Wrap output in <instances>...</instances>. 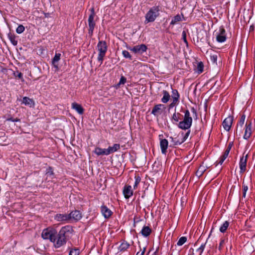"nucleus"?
<instances>
[{"label": "nucleus", "mask_w": 255, "mask_h": 255, "mask_svg": "<svg viewBox=\"0 0 255 255\" xmlns=\"http://www.w3.org/2000/svg\"><path fill=\"white\" fill-rule=\"evenodd\" d=\"M204 65L202 62L198 63L197 66V70L198 73H201L203 71Z\"/></svg>", "instance_id": "nucleus-32"}, {"label": "nucleus", "mask_w": 255, "mask_h": 255, "mask_svg": "<svg viewBox=\"0 0 255 255\" xmlns=\"http://www.w3.org/2000/svg\"><path fill=\"white\" fill-rule=\"evenodd\" d=\"M182 39L184 41V42L186 43V44H187V39H186V33L185 32V31H183L182 33Z\"/></svg>", "instance_id": "nucleus-44"}, {"label": "nucleus", "mask_w": 255, "mask_h": 255, "mask_svg": "<svg viewBox=\"0 0 255 255\" xmlns=\"http://www.w3.org/2000/svg\"><path fill=\"white\" fill-rule=\"evenodd\" d=\"M186 241H187L186 237H182L179 239L177 244L179 246H182L186 242Z\"/></svg>", "instance_id": "nucleus-33"}, {"label": "nucleus", "mask_w": 255, "mask_h": 255, "mask_svg": "<svg viewBox=\"0 0 255 255\" xmlns=\"http://www.w3.org/2000/svg\"><path fill=\"white\" fill-rule=\"evenodd\" d=\"M60 53H56L52 59V64L55 68L56 71H58L59 70V61L60 59Z\"/></svg>", "instance_id": "nucleus-15"}, {"label": "nucleus", "mask_w": 255, "mask_h": 255, "mask_svg": "<svg viewBox=\"0 0 255 255\" xmlns=\"http://www.w3.org/2000/svg\"><path fill=\"white\" fill-rule=\"evenodd\" d=\"M233 142H230L228 145V147L227 148L226 150H228L230 151L233 146Z\"/></svg>", "instance_id": "nucleus-51"}, {"label": "nucleus", "mask_w": 255, "mask_h": 255, "mask_svg": "<svg viewBox=\"0 0 255 255\" xmlns=\"http://www.w3.org/2000/svg\"><path fill=\"white\" fill-rule=\"evenodd\" d=\"M147 49L146 46L144 44H141L134 46L130 50L135 53H142Z\"/></svg>", "instance_id": "nucleus-12"}, {"label": "nucleus", "mask_w": 255, "mask_h": 255, "mask_svg": "<svg viewBox=\"0 0 255 255\" xmlns=\"http://www.w3.org/2000/svg\"><path fill=\"white\" fill-rule=\"evenodd\" d=\"M107 49V45L105 41H100L98 42L97 45V49L99 52V54L97 59L98 61L100 62V64L103 63L104 57L105 56Z\"/></svg>", "instance_id": "nucleus-3"}, {"label": "nucleus", "mask_w": 255, "mask_h": 255, "mask_svg": "<svg viewBox=\"0 0 255 255\" xmlns=\"http://www.w3.org/2000/svg\"><path fill=\"white\" fill-rule=\"evenodd\" d=\"M101 212L106 218L110 217L112 215V211L105 206L101 207Z\"/></svg>", "instance_id": "nucleus-20"}, {"label": "nucleus", "mask_w": 255, "mask_h": 255, "mask_svg": "<svg viewBox=\"0 0 255 255\" xmlns=\"http://www.w3.org/2000/svg\"><path fill=\"white\" fill-rule=\"evenodd\" d=\"M145 251V248H143V249L141 252H137L136 255H143Z\"/></svg>", "instance_id": "nucleus-50"}, {"label": "nucleus", "mask_w": 255, "mask_h": 255, "mask_svg": "<svg viewBox=\"0 0 255 255\" xmlns=\"http://www.w3.org/2000/svg\"><path fill=\"white\" fill-rule=\"evenodd\" d=\"M192 112H193L194 114H196V110H195L194 108H192Z\"/></svg>", "instance_id": "nucleus-56"}, {"label": "nucleus", "mask_w": 255, "mask_h": 255, "mask_svg": "<svg viewBox=\"0 0 255 255\" xmlns=\"http://www.w3.org/2000/svg\"><path fill=\"white\" fill-rule=\"evenodd\" d=\"M175 106V105H174V104H173L172 103H171L170 105H169V107L170 108H173V107H174Z\"/></svg>", "instance_id": "nucleus-55"}, {"label": "nucleus", "mask_w": 255, "mask_h": 255, "mask_svg": "<svg viewBox=\"0 0 255 255\" xmlns=\"http://www.w3.org/2000/svg\"><path fill=\"white\" fill-rule=\"evenodd\" d=\"M72 232L73 229L70 226H66L62 227L58 234L54 236V241H52L54 247L58 248L65 245Z\"/></svg>", "instance_id": "nucleus-1"}, {"label": "nucleus", "mask_w": 255, "mask_h": 255, "mask_svg": "<svg viewBox=\"0 0 255 255\" xmlns=\"http://www.w3.org/2000/svg\"><path fill=\"white\" fill-rule=\"evenodd\" d=\"M122 53L124 57L131 59V56L128 51L124 50Z\"/></svg>", "instance_id": "nucleus-38"}, {"label": "nucleus", "mask_w": 255, "mask_h": 255, "mask_svg": "<svg viewBox=\"0 0 255 255\" xmlns=\"http://www.w3.org/2000/svg\"><path fill=\"white\" fill-rule=\"evenodd\" d=\"M229 152L230 151L228 150H226L222 157L226 159L228 157Z\"/></svg>", "instance_id": "nucleus-47"}, {"label": "nucleus", "mask_w": 255, "mask_h": 255, "mask_svg": "<svg viewBox=\"0 0 255 255\" xmlns=\"http://www.w3.org/2000/svg\"><path fill=\"white\" fill-rule=\"evenodd\" d=\"M162 94H163V96L162 98L161 99V102L163 103H166L169 101V100L170 98V96L169 93L165 90L163 91Z\"/></svg>", "instance_id": "nucleus-26"}, {"label": "nucleus", "mask_w": 255, "mask_h": 255, "mask_svg": "<svg viewBox=\"0 0 255 255\" xmlns=\"http://www.w3.org/2000/svg\"><path fill=\"white\" fill-rule=\"evenodd\" d=\"M120 145L118 143L115 144L113 145V146H109L107 148V151H108L107 152L108 153V155L117 151L118 150H119L120 149Z\"/></svg>", "instance_id": "nucleus-25"}, {"label": "nucleus", "mask_w": 255, "mask_h": 255, "mask_svg": "<svg viewBox=\"0 0 255 255\" xmlns=\"http://www.w3.org/2000/svg\"><path fill=\"white\" fill-rule=\"evenodd\" d=\"M168 142L166 139H162L160 141V146L161 149V152L163 154H165L167 152V148L168 147Z\"/></svg>", "instance_id": "nucleus-17"}, {"label": "nucleus", "mask_w": 255, "mask_h": 255, "mask_svg": "<svg viewBox=\"0 0 255 255\" xmlns=\"http://www.w3.org/2000/svg\"><path fill=\"white\" fill-rule=\"evenodd\" d=\"M158 6H153L151 8L145 15V22L146 23L153 22L158 16L159 13Z\"/></svg>", "instance_id": "nucleus-4"}, {"label": "nucleus", "mask_w": 255, "mask_h": 255, "mask_svg": "<svg viewBox=\"0 0 255 255\" xmlns=\"http://www.w3.org/2000/svg\"><path fill=\"white\" fill-rule=\"evenodd\" d=\"M248 154L246 155L245 156H243L240 159V168L241 169V172H245L246 170V165H247V162L248 159Z\"/></svg>", "instance_id": "nucleus-13"}, {"label": "nucleus", "mask_w": 255, "mask_h": 255, "mask_svg": "<svg viewBox=\"0 0 255 255\" xmlns=\"http://www.w3.org/2000/svg\"><path fill=\"white\" fill-rule=\"evenodd\" d=\"M190 133V130L187 131V132L185 133V135H183V133H182L181 135V140H184V142L186 140V139L189 136Z\"/></svg>", "instance_id": "nucleus-39"}, {"label": "nucleus", "mask_w": 255, "mask_h": 255, "mask_svg": "<svg viewBox=\"0 0 255 255\" xmlns=\"http://www.w3.org/2000/svg\"><path fill=\"white\" fill-rule=\"evenodd\" d=\"M206 168L205 166L204 165H201L199 168L198 169V170H197V171L196 172V175L198 177H200V176H201L204 173V172L206 171Z\"/></svg>", "instance_id": "nucleus-27"}, {"label": "nucleus", "mask_w": 255, "mask_h": 255, "mask_svg": "<svg viewBox=\"0 0 255 255\" xmlns=\"http://www.w3.org/2000/svg\"><path fill=\"white\" fill-rule=\"evenodd\" d=\"M225 241L224 240H222L221 241L219 246V250L222 249V247H223V245L225 244Z\"/></svg>", "instance_id": "nucleus-49"}, {"label": "nucleus", "mask_w": 255, "mask_h": 255, "mask_svg": "<svg viewBox=\"0 0 255 255\" xmlns=\"http://www.w3.org/2000/svg\"><path fill=\"white\" fill-rule=\"evenodd\" d=\"M233 121V118L231 116H229L226 118L222 123L223 127L224 128L227 130L229 131L232 125Z\"/></svg>", "instance_id": "nucleus-11"}, {"label": "nucleus", "mask_w": 255, "mask_h": 255, "mask_svg": "<svg viewBox=\"0 0 255 255\" xmlns=\"http://www.w3.org/2000/svg\"><path fill=\"white\" fill-rule=\"evenodd\" d=\"M8 37L11 43L14 46L17 44V41L15 39L14 35L11 33L8 34Z\"/></svg>", "instance_id": "nucleus-28"}, {"label": "nucleus", "mask_w": 255, "mask_h": 255, "mask_svg": "<svg viewBox=\"0 0 255 255\" xmlns=\"http://www.w3.org/2000/svg\"><path fill=\"white\" fill-rule=\"evenodd\" d=\"M91 14L88 18V25L89 27V34L90 35H92L93 33V30L95 26V22L94 21V17L95 16V13L94 11V8L92 7L90 9Z\"/></svg>", "instance_id": "nucleus-6"}, {"label": "nucleus", "mask_w": 255, "mask_h": 255, "mask_svg": "<svg viewBox=\"0 0 255 255\" xmlns=\"http://www.w3.org/2000/svg\"><path fill=\"white\" fill-rule=\"evenodd\" d=\"M192 123V118L190 116V113L188 110H186L185 112L183 121L179 122L178 127L181 129H187L191 127Z\"/></svg>", "instance_id": "nucleus-2"}, {"label": "nucleus", "mask_w": 255, "mask_h": 255, "mask_svg": "<svg viewBox=\"0 0 255 255\" xmlns=\"http://www.w3.org/2000/svg\"><path fill=\"white\" fill-rule=\"evenodd\" d=\"M53 174V172L52 170V169H51V168L49 167L48 169V170L46 172V175L47 176H51V175H52Z\"/></svg>", "instance_id": "nucleus-48"}, {"label": "nucleus", "mask_w": 255, "mask_h": 255, "mask_svg": "<svg viewBox=\"0 0 255 255\" xmlns=\"http://www.w3.org/2000/svg\"><path fill=\"white\" fill-rule=\"evenodd\" d=\"M9 120L12 121V122H18L19 121V120L18 119H13L12 118L10 119Z\"/></svg>", "instance_id": "nucleus-54"}, {"label": "nucleus", "mask_w": 255, "mask_h": 255, "mask_svg": "<svg viewBox=\"0 0 255 255\" xmlns=\"http://www.w3.org/2000/svg\"><path fill=\"white\" fill-rule=\"evenodd\" d=\"M15 77H17L18 78L20 79L22 81H23V79L22 78V74L21 72H17V74H14Z\"/></svg>", "instance_id": "nucleus-46"}, {"label": "nucleus", "mask_w": 255, "mask_h": 255, "mask_svg": "<svg viewBox=\"0 0 255 255\" xmlns=\"http://www.w3.org/2000/svg\"><path fill=\"white\" fill-rule=\"evenodd\" d=\"M246 120V116L245 115L243 114L240 120L238 123V124L237 127L236 129V134L239 135H241L242 132H243V126L244 125L245 122Z\"/></svg>", "instance_id": "nucleus-9"}, {"label": "nucleus", "mask_w": 255, "mask_h": 255, "mask_svg": "<svg viewBox=\"0 0 255 255\" xmlns=\"http://www.w3.org/2000/svg\"><path fill=\"white\" fill-rule=\"evenodd\" d=\"M180 116H181V115L180 113H174L172 116V120H174L176 122H178L180 118Z\"/></svg>", "instance_id": "nucleus-34"}, {"label": "nucleus", "mask_w": 255, "mask_h": 255, "mask_svg": "<svg viewBox=\"0 0 255 255\" xmlns=\"http://www.w3.org/2000/svg\"><path fill=\"white\" fill-rule=\"evenodd\" d=\"M178 99H176V98H172V103L174 104V105H176V104L178 103Z\"/></svg>", "instance_id": "nucleus-52"}, {"label": "nucleus", "mask_w": 255, "mask_h": 255, "mask_svg": "<svg viewBox=\"0 0 255 255\" xmlns=\"http://www.w3.org/2000/svg\"><path fill=\"white\" fill-rule=\"evenodd\" d=\"M205 247V244H202L199 248H198L197 250V252H199V255H201L202 253H203Z\"/></svg>", "instance_id": "nucleus-41"}, {"label": "nucleus", "mask_w": 255, "mask_h": 255, "mask_svg": "<svg viewBox=\"0 0 255 255\" xmlns=\"http://www.w3.org/2000/svg\"><path fill=\"white\" fill-rule=\"evenodd\" d=\"M163 107L164 105L162 104L155 105L152 110L151 114L154 116H158L161 114L162 112V108Z\"/></svg>", "instance_id": "nucleus-16"}, {"label": "nucleus", "mask_w": 255, "mask_h": 255, "mask_svg": "<svg viewBox=\"0 0 255 255\" xmlns=\"http://www.w3.org/2000/svg\"><path fill=\"white\" fill-rule=\"evenodd\" d=\"M129 246V245L127 242H123L119 248V250L121 252H124L127 250Z\"/></svg>", "instance_id": "nucleus-29"}, {"label": "nucleus", "mask_w": 255, "mask_h": 255, "mask_svg": "<svg viewBox=\"0 0 255 255\" xmlns=\"http://www.w3.org/2000/svg\"><path fill=\"white\" fill-rule=\"evenodd\" d=\"M140 180L141 179L139 176L137 175L135 176V182L133 185V188L134 189H135L137 188L138 184L140 182Z\"/></svg>", "instance_id": "nucleus-35"}, {"label": "nucleus", "mask_w": 255, "mask_h": 255, "mask_svg": "<svg viewBox=\"0 0 255 255\" xmlns=\"http://www.w3.org/2000/svg\"><path fill=\"white\" fill-rule=\"evenodd\" d=\"M217 55H213L210 56V60L213 63H216L217 61Z\"/></svg>", "instance_id": "nucleus-45"}, {"label": "nucleus", "mask_w": 255, "mask_h": 255, "mask_svg": "<svg viewBox=\"0 0 255 255\" xmlns=\"http://www.w3.org/2000/svg\"><path fill=\"white\" fill-rule=\"evenodd\" d=\"M79 251L78 249H73L70 251L69 255H79Z\"/></svg>", "instance_id": "nucleus-40"}, {"label": "nucleus", "mask_w": 255, "mask_h": 255, "mask_svg": "<svg viewBox=\"0 0 255 255\" xmlns=\"http://www.w3.org/2000/svg\"><path fill=\"white\" fill-rule=\"evenodd\" d=\"M179 135L177 137H173L172 136L169 137V139H170L171 142H172V144L173 146L180 145L183 142H184V140H181V139H179Z\"/></svg>", "instance_id": "nucleus-21"}, {"label": "nucleus", "mask_w": 255, "mask_h": 255, "mask_svg": "<svg viewBox=\"0 0 255 255\" xmlns=\"http://www.w3.org/2000/svg\"><path fill=\"white\" fill-rule=\"evenodd\" d=\"M225 159H226L224 158L223 157H221L219 162H218V164H222Z\"/></svg>", "instance_id": "nucleus-53"}, {"label": "nucleus", "mask_w": 255, "mask_h": 255, "mask_svg": "<svg viewBox=\"0 0 255 255\" xmlns=\"http://www.w3.org/2000/svg\"><path fill=\"white\" fill-rule=\"evenodd\" d=\"M126 78L124 76H122L120 79V82L118 83V85H124L126 82Z\"/></svg>", "instance_id": "nucleus-43"}, {"label": "nucleus", "mask_w": 255, "mask_h": 255, "mask_svg": "<svg viewBox=\"0 0 255 255\" xmlns=\"http://www.w3.org/2000/svg\"><path fill=\"white\" fill-rule=\"evenodd\" d=\"M151 232V230L148 226H144L140 232L142 235L145 237H147L148 236H149Z\"/></svg>", "instance_id": "nucleus-24"}, {"label": "nucleus", "mask_w": 255, "mask_h": 255, "mask_svg": "<svg viewBox=\"0 0 255 255\" xmlns=\"http://www.w3.org/2000/svg\"><path fill=\"white\" fill-rule=\"evenodd\" d=\"M244 130L245 131L243 137L245 139H248L251 137L253 131L252 123L251 121H247Z\"/></svg>", "instance_id": "nucleus-7"}, {"label": "nucleus", "mask_w": 255, "mask_h": 255, "mask_svg": "<svg viewBox=\"0 0 255 255\" xmlns=\"http://www.w3.org/2000/svg\"><path fill=\"white\" fill-rule=\"evenodd\" d=\"M123 194L126 199H128L133 195V191L131 189V186L130 185H126L123 190Z\"/></svg>", "instance_id": "nucleus-14"}, {"label": "nucleus", "mask_w": 255, "mask_h": 255, "mask_svg": "<svg viewBox=\"0 0 255 255\" xmlns=\"http://www.w3.org/2000/svg\"><path fill=\"white\" fill-rule=\"evenodd\" d=\"M179 95L178 93V91L176 90H173L172 98H176V99H179Z\"/></svg>", "instance_id": "nucleus-42"}, {"label": "nucleus", "mask_w": 255, "mask_h": 255, "mask_svg": "<svg viewBox=\"0 0 255 255\" xmlns=\"http://www.w3.org/2000/svg\"><path fill=\"white\" fill-rule=\"evenodd\" d=\"M248 190V187L247 185H246L244 182H243V198H246V193L247 192Z\"/></svg>", "instance_id": "nucleus-36"}, {"label": "nucleus", "mask_w": 255, "mask_h": 255, "mask_svg": "<svg viewBox=\"0 0 255 255\" xmlns=\"http://www.w3.org/2000/svg\"><path fill=\"white\" fill-rule=\"evenodd\" d=\"M57 234L56 230L52 228H48L43 230L41 236L45 240H49L51 242L54 241V236Z\"/></svg>", "instance_id": "nucleus-5"}, {"label": "nucleus", "mask_w": 255, "mask_h": 255, "mask_svg": "<svg viewBox=\"0 0 255 255\" xmlns=\"http://www.w3.org/2000/svg\"><path fill=\"white\" fill-rule=\"evenodd\" d=\"M24 29L25 28L22 25H19L17 27L16 32L18 34H20L24 31Z\"/></svg>", "instance_id": "nucleus-37"}, {"label": "nucleus", "mask_w": 255, "mask_h": 255, "mask_svg": "<svg viewBox=\"0 0 255 255\" xmlns=\"http://www.w3.org/2000/svg\"><path fill=\"white\" fill-rule=\"evenodd\" d=\"M72 109L76 110L79 114L82 115L84 113V109L82 107L76 103H73L72 104Z\"/></svg>", "instance_id": "nucleus-22"}, {"label": "nucleus", "mask_w": 255, "mask_h": 255, "mask_svg": "<svg viewBox=\"0 0 255 255\" xmlns=\"http://www.w3.org/2000/svg\"><path fill=\"white\" fill-rule=\"evenodd\" d=\"M180 20L181 16L179 14H177L173 18L170 22V24L174 25L176 24L177 22L180 21Z\"/></svg>", "instance_id": "nucleus-31"}, {"label": "nucleus", "mask_w": 255, "mask_h": 255, "mask_svg": "<svg viewBox=\"0 0 255 255\" xmlns=\"http://www.w3.org/2000/svg\"><path fill=\"white\" fill-rule=\"evenodd\" d=\"M22 103L30 108L34 107L35 105V102L33 99L27 97H24L23 98Z\"/></svg>", "instance_id": "nucleus-18"}, {"label": "nucleus", "mask_w": 255, "mask_h": 255, "mask_svg": "<svg viewBox=\"0 0 255 255\" xmlns=\"http://www.w3.org/2000/svg\"><path fill=\"white\" fill-rule=\"evenodd\" d=\"M227 39L226 31L223 26H221L219 31L217 32L216 39L219 42L222 43Z\"/></svg>", "instance_id": "nucleus-8"}, {"label": "nucleus", "mask_w": 255, "mask_h": 255, "mask_svg": "<svg viewBox=\"0 0 255 255\" xmlns=\"http://www.w3.org/2000/svg\"><path fill=\"white\" fill-rule=\"evenodd\" d=\"M95 153L98 155H108L107 149L96 147L95 149Z\"/></svg>", "instance_id": "nucleus-23"}, {"label": "nucleus", "mask_w": 255, "mask_h": 255, "mask_svg": "<svg viewBox=\"0 0 255 255\" xmlns=\"http://www.w3.org/2000/svg\"><path fill=\"white\" fill-rule=\"evenodd\" d=\"M229 225V223L228 221L224 222L220 228V231L222 233H224L227 230Z\"/></svg>", "instance_id": "nucleus-30"}, {"label": "nucleus", "mask_w": 255, "mask_h": 255, "mask_svg": "<svg viewBox=\"0 0 255 255\" xmlns=\"http://www.w3.org/2000/svg\"><path fill=\"white\" fill-rule=\"evenodd\" d=\"M69 221H78L82 218V214L79 211L75 210L69 214Z\"/></svg>", "instance_id": "nucleus-10"}, {"label": "nucleus", "mask_w": 255, "mask_h": 255, "mask_svg": "<svg viewBox=\"0 0 255 255\" xmlns=\"http://www.w3.org/2000/svg\"><path fill=\"white\" fill-rule=\"evenodd\" d=\"M69 214H57L55 216V219L58 221L69 222Z\"/></svg>", "instance_id": "nucleus-19"}]
</instances>
